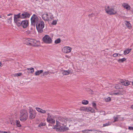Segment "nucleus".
Instances as JSON below:
<instances>
[{
	"mask_svg": "<svg viewBox=\"0 0 133 133\" xmlns=\"http://www.w3.org/2000/svg\"><path fill=\"white\" fill-rule=\"evenodd\" d=\"M14 21L18 26H21L22 24V21H21L19 19L16 20L15 21Z\"/></svg>",
	"mask_w": 133,
	"mask_h": 133,
	"instance_id": "2eb2a0df",
	"label": "nucleus"
},
{
	"mask_svg": "<svg viewBox=\"0 0 133 133\" xmlns=\"http://www.w3.org/2000/svg\"><path fill=\"white\" fill-rule=\"evenodd\" d=\"M16 126L17 127H20L22 126L20 123V122L19 120H16Z\"/></svg>",
	"mask_w": 133,
	"mask_h": 133,
	"instance_id": "a878e982",
	"label": "nucleus"
},
{
	"mask_svg": "<svg viewBox=\"0 0 133 133\" xmlns=\"http://www.w3.org/2000/svg\"><path fill=\"white\" fill-rule=\"evenodd\" d=\"M42 40L44 43L47 44L51 43L52 42L51 39L48 35H45L43 37Z\"/></svg>",
	"mask_w": 133,
	"mask_h": 133,
	"instance_id": "1a4fd4ad",
	"label": "nucleus"
},
{
	"mask_svg": "<svg viewBox=\"0 0 133 133\" xmlns=\"http://www.w3.org/2000/svg\"><path fill=\"white\" fill-rule=\"evenodd\" d=\"M48 116H50L51 115H50V114L49 113H48Z\"/></svg>",
	"mask_w": 133,
	"mask_h": 133,
	"instance_id": "5fc2aeb1",
	"label": "nucleus"
},
{
	"mask_svg": "<svg viewBox=\"0 0 133 133\" xmlns=\"http://www.w3.org/2000/svg\"><path fill=\"white\" fill-rule=\"evenodd\" d=\"M71 48L69 47H64L62 49V51L64 53H68L71 52Z\"/></svg>",
	"mask_w": 133,
	"mask_h": 133,
	"instance_id": "9b49d317",
	"label": "nucleus"
},
{
	"mask_svg": "<svg viewBox=\"0 0 133 133\" xmlns=\"http://www.w3.org/2000/svg\"><path fill=\"white\" fill-rule=\"evenodd\" d=\"M42 17L43 19L45 21H48L49 20L48 15V14H44L42 15Z\"/></svg>",
	"mask_w": 133,
	"mask_h": 133,
	"instance_id": "ddd939ff",
	"label": "nucleus"
},
{
	"mask_svg": "<svg viewBox=\"0 0 133 133\" xmlns=\"http://www.w3.org/2000/svg\"><path fill=\"white\" fill-rule=\"evenodd\" d=\"M32 28L31 29V30H32Z\"/></svg>",
	"mask_w": 133,
	"mask_h": 133,
	"instance_id": "e2e57ef3",
	"label": "nucleus"
},
{
	"mask_svg": "<svg viewBox=\"0 0 133 133\" xmlns=\"http://www.w3.org/2000/svg\"><path fill=\"white\" fill-rule=\"evenodd\" d=\"M124 85H125L128 86L129 84V82L128 81L125 80L124 81H123L122 83Z\"/></svg>",
	"mask_w": 133,
	"mask_h": 133,
	"instance_id": "4be33fe9",
	"label": "nucleus"
},
{
	"mask_svg": "<svg viewBox=\"0 0 133 133\" xmlns=\"http://www.w3.org/2000/svg\"><path fill=\"white\" fill-rule=\"evenodd\" d=\"M132 85L133 86V82H132Z\"/></svg>",
	"mask_w": 133,
	"mask_h": 133,
	"instance_id": "052dcab7",
	"label": "nucleus"
},
{
	"mask_svg": "<svg viewBox=\"0 0 133 133\" xmlns=\"http://www.w3.org/2000/svg\"><path fill=\"white\" fill-rule=\"evenodd\" d=\"M111 124V123L109 122H108V123H106L105 124H104L103 125V127H105L107 126H108L110 125Z\"/></svg>",
	"mask_w": 133,
	"mask_h": 133,
	"instance_id": "473e14b6",
	"label": "nucleus"
},
{
	"mask_svg": "<svg viewBox=\"0 0 133 133\" xmlns=\"http://www.w3.org/2000/svg\"><path fill=\"white\" fill-rule=\"evenodd\" d=\"M126 60V59L125 58H123L122 59H119L117 60V61L119 63H123Z\"/></svg>",
	"mask_w": 133,
	"mask_h": 133,
	"instance_id": "b1692460",
	"label": "nucleus"
},
{
	"mask_svg": "<svg viewBox=\"0 0 133 133\" xmlns=\"http://www.w3.org/2000/svg\"><path fill=\"white\" fill-rule=\"evenodd\" d=\"M47 121L48 122L51 123L52 124L55 123V120L54 119H49L48 120H47Z\"/></svg>",
	"mask_w": 133,
	"mask_h": 133,
	"instance_id": "bb28decb",
	"label": "nucleus"
},
{
	"mask_svg": "<svg viewBox=\"0 0 133 133\" xmlns=\"http://www.w3.org/2000/svg\"><path fill=\"white\" fill-rule=\"evenodd\" d=\"M27 44L33 46H37V44L38 42L36 40L30 38H28L26 39Z\"/></svg>",
	"mask_w": 133,
	"mask_h": 133,
	"instance_id": "423d86ee",
	"label": "nucleus"
},
{
	"mask_svg": "<svg viewBox=\"0 0 133 133\" xmlns=\"http://www.w3.org/2000/svg\"><path fill=\"white\" fill-rule=\"evenodd\" d=\"M66 125H65L64 127L63 128V130L62 131H65L69 130V128L66 127Z\"/></svg>",
	"mask_w": 133,
	"mask_h": 133,
	"instance_id": "7c9ffc66",
	"label": "nucleus"
},
{
	"mask_svg": "<svg viewBox=\"0 0 133 133\" xmlns=\"http://www.w3.org/2000/svg\"><path fill=\"white\" fill-rule=\"evenodd\" d=\"M131 49H130L125 50L124 52V54L125 55L128 54L131 51Z\"/></svg>",
	"mask_w": 133,
	"mask_h": 133,
	"instance_id": "393cba45",
	"label": "nucleus"
},
{
	"mask_svg": "<svg viewBox=\"0 0 133 133\" xmlns=\"http://www.w3.org/2000/svg\"><path fill=\"white\" fill-rule=\"evenodd\" d=\"M29 25L28 22V20H25L22 21V24L21 26L23 28H26Z\"/></svg>",
	"mask_w": 133,
	"mask_h": 133,
	"instance_id": "f8f14e48",
	"label": "nucleus"
},
{
	"mask_svg": "<svg viewBox=\"0 0 133 133\" xmlns=\"http://www.w3.org/2000/svg\"><path fill=\"white\" fill-rule=\"evenodd\" d=\"M105 100L107 102L110 101L111 100V98L110 97H108Z\"/></svg>",
	"mask_w": 133,
	"mask_h": 133,
	"instance_id": "f704fd0d",
	"label": "nucleus"
},
{
	"mask_svg": "<svg viewBox=\"0 0 133 133\" xmlns=\"http://www.w3.org/2000/svg\"><path fill=\"white\" fill-rule=\"evenodd\" d=\"M45 125V124L43 123H41L39 125V127H40L41 126H44Z\"/></svg>",
	"mask_w": 133,
	"mask_h": 133,
	"instance_id": "ea45409f",
	"label": "nucleus"
},
{
	"mask_svg": "<svg viewBox=\"0 0 133 133\" xmlns=\"http://www.w3.org/2000/svg\"><path fill=\"white\" fill-rule=\"evenodd\" d=\"M0 18H1V16H0Z\"/></svg>",
	"mask_w": 133,
	"mask_h": 133,
	"instance_id": "680f3d73",
	"label": "nucleus"
},
{
	"mask_svg": "<svg viewBox=\"0 0 133 133\" xmlns=\"http://www.w3.org/2000/svg\"><path fill=\"white\" fill-rule=\"evenodd\" d=\"M90 111L91 113H95V110L91 107H89L88 108L87 112Z\"/></svg>",
	"mask_w": 133,
	"mask_h": 133,
	"instance_id": "5701e85b",
	"label": "nucleus"
},
{
	"mask_svg": "<svg viewBox=\"0 0 133 133\" xmlns=\"http://www.w3.org/2000/svg\"><path fill=\"white\" fill-rule=\"evenodd\" d=\"M118 54V56H120L121 55V54Z\"/></svg>",
	"mask_w": 133,
	"mask_h": 133,
	"instance_id": "bf43d9fd",
	"label": "nucleus"
},
{
	"mask_svg": "<svg viewBox=\"0 0 133 133\" xmlns=\"http://www.w3.org/2000/svg\"><path fill=\"white\" fill-rule=\"evenodd\" d=\"M49 74V71H45L43 73V76H44L45 75H48V74Z\"/></svg>",
	"mask_w": 133,
	"mask_h": 133,
	"instance_id": "c9c22d12",
	"label": "nucleus"
},
{
	"mask_svg": "<svg viewBox=\"0 0 133 133\" xmlns=\"http://www.w3.org/2000/svg\"><path fill=\"white\" fill-rule=\"evenodd\" d=\"M106 12L110 15H113L116 14V11H115L114 9L112 8H110L109 6L107 7V9H106Z\"/></svg>",
	"mask_w": 133,
	"mask_h": 133,
	"instance_id": "0eeeda50",
	"label": "nucleus"
},
{
	"mask_svg": "<svg viewBox=\"0 0 133 133\" xmlns=\"http://www.w3.org/2000/svg\"><path fill=\"white\" fill-rule=\"evenodd\" d=\"M3 131H0V133H3Z\"/></svg>",
	"mask_w": 133,
	"mask_h": 133,
	"instance_id": "13d9d810",
	"label": "nucleus"
},
{
	"mask_svg": "<svg viewBox=\"0 0 133 133\" xmlns=\"http://www.w3.org/2000/svg\"><path fill=\"white\" fill-rule=\"evenodd\" d=\"M71 72L70 70H68L67 71L64 70L63 72V74L64 75H67L70 74Z\"/></svg>",
	"mask_w": 133,
	"mask_h": 133,
	"instance_id": "412c9836",
	"label": "nucleus"
},
{
	"mask_svg": "<svg viewBox=\"0 0 133 133\" xmlns=\"http://www.w3.org/2000/svg\"><path fill=\"white\" fill-rule=\"evenodd\" d=\"M61 41V39L59 38L57 39L55 41V43L56 44H57L59 43Z\"/></svg>",
	"mask_w": 133,
	"mask_h": 133,
	"instance_id": "c756f323",
	"label": "nucleus"
},
{
	"mask_svg": "<svg viewBox=\"0 0 133 133\" xmlns=\"http://www.w3.org/2000/svg\"><path fill=\"white\" fill-rule=\"evenodd\" d=\"M125 25L127 26V27L129 29H130L132 28V26L131 25V24L129 23V22L126 21L125 23Z\"/></svg>",
	"mask_w": 133,
	"mask_h": 133,
	"instance_id": "a211bd4d",
	"label": "nucleus"
},
{
	"mask_svg": "<svg viewBox=\"0 0 133 133\" xmlns=\"http://www.w3.org/2000/svg\"><path fill=\"white\" fill-rule=\"evenodd\" d=\"M53 119L52 118V116L51 115L50 116H48L46 120H48L49 119Z\"/></svg>",
	"mask_w": 133,
	"mask_h": 133,
	"instance_id": "79ce46f5",
	"label": "nucleus"
},
{
	"mask_svg": "<svg viewBox=\"0 0 133 133\" xmlns=\"http://www.w3.org/2000/svg\"><path fill=\"white\" fill-rule=\"evenodd\" d=\"M43 71V70H38L36 71L35 73V75L36 76L39 75L40 74L42 73Z\"/></svg>",
	"mask_w": 133,
	"mask_h": 133,
	"instance_id": "6ab92c4d",
	"label": "nucleus"
},
{
	"mask_svg": "<svg viewBox=\"0 0 133 133\" xmlns=\"http://www.w3.org/2000/svg\"><path fill=\"white\" fill-rule=\"evenodd\" d=\"M119 94L118 93H114V94L115 95H117Z\"/></svg>",
	"mask_w": 133,
	"mask_h": 133,
	"instance_id": "3c124183",
	"label": "nucleus"
},
{
	"mask_svg": "<svg viewBox=\"0 0 133 133\" xmlns=\"http://www.w3.org/2000/svg\"><path fill=\"white\" fill-rule=\"evenodd\" d=\"M88 107H81L80 108V110L81 111H87Z\"/></svg>",
	"mask_w": 133,
	"mask_h": 133,
	"instance_id": "aec40b11",
	"label": "nucleus"
},
{
	"mask_svg": "<svg viewBox=\"0 0 133 133\" xmlns=\"http://www.w3.org/2000/svg\"><path fill=\"white\" fill-rule=\"evenodd\" d=\"M20 18H21V15L20 13H19L17 15H14V21H15L16 20L19 19Z\"/></svg>",
	"mask_w": 133,
	"mask_h": 133,
	"instance_id": "dca6fc26",
	"label": "nucleus"
},
{
	"mask_svg": "<svg viewBox=\"0 0 133 133\" xmlns=\"http://www.w3.org/2000/svg\"><path fill=\"white\" fill-rule=\"evenodd\" d=\"M22 73H16L14 74V76H19L21 75Z\"/></svg>",
	"mask_w": 133,
	"mask_h": 133,
	"instance_id": "2f4dec72",
	"label": "nucleus"
},
{
	"mask_svg": "<svg viewBox=\"0 0 133 133\" xmlns=\"http://www.w3.org/2000/svg\"><path fill=\"white\" fill-rule=\"evenodd\" d=\"M92 105L93 106V107L96 109V104L94 103L93 102L92 103Z\"/></svg>",
	"mask_w": 133,
	"mask_h": 133,
	"instance_id": "72a5a7b5",
	"label": "nucleus"
},
{
	"mask_svg": "<svg viewBox=\"0 0 133 133\" xmlns=\"http://www.w3.org/2000/svg\"><path fill=\"white\" fill-rule=\"evenodd\" d=\"M2 65V63H1V62H0V66L1 67L2 66H1Z\"/></svg>",
	"mask_w": 133,
	"mask_h": 133,
	"instance_id": "4d7b16f0",
	"label": "nucleus"
},
{
	"mask_svg": "<svg viewBox=\"0 0 133 133\" xmlns=\"http://www.w3.org/2000/svg\"><path fill=\"white\" fill-rule=\"evenodd\" d=\"M58 119L61 122V124H62L63 126H64V124L66 123L67 122H70L71 121L70 118L62 116H59L58 118Z\"/></svg>",
	"mask_w": 133,
	"mask_h": 133,
	"instance_id": "7ed1b4c3",
	"label": "nucleus"
},
{
	"mask_svg": "<svg viewBox=\"0 0 133 133\" xmlns=\"http://www.w3.org/2000/svg\"><path fill=\"white\" fill-rule=\"evenodd\" d=\"M12 17H11L10 18L8 19V22L9 23H11L12 22Z\"/></svg>",
	"mask_w": 133,
	"mask_h": 133,
	"instance_id": "a19ab883",
	"label": "nucleus"
},
{
	"mask_svg": "<svg viewBox=\"0 0 133 133\" xmlns=\"http://www.w3.org/2000/svg\"><path fill=\"white\" fill-rule=\"evenodd\" d=\"M28 117V113L26 110L24 109L21 110L20 112L19 118L22 122H24L27 119Z\"/></svg>",
	"mask_w": 133,
	"mask_h": 133,
	"instance_id": "f257e3e1",
	"label": "nucleus"
},
{
	"mask_svg": "<svg viewBox=\"0 0 133 133\" xmlns=\"http://www.w3.org/2000/svg\"><path fill=\"white\" fill-rule=\"evenodd\" d=\"M95 16V14H94V13H92L91 14L89 15H88V16L89 17H92L94 16Z\"/></svg>",
	"mask_w": 133,
	"mask_h": 133,
	"instance_id": "58836bf2",
	"label": "nucleus"
},
{
	"mask_svg": "<svg viewBox=\"0 0 133 133\" xmlns=\"http://www.w3.org/2000/svg\"><path fill=\"white\" fill-rule=\"evenodd\" d=\"M42 110V109H41V110H40V111H39V112H40V113H41V110Z\"/></svg>",
	"mask_w": 133,
	"mask_h": 133,
	"instance_id": "6e6d98bb",
	"label": "nucleus"
},
{
	"mask_svg": "<svg viewBox=\"0 0 133 133\" xmlns=\"http://www.w3.org/2000/svg\"><path fill=\"white\" fill-rule=\"evenodd\" d=\"M89 103V101L87 100H83L82 101V103L84 105H87Z\"/></svg>",
	"mask_w": 133,
	"mask_h": 133,
	"instance_id": "c85d7f7f",
	"label": "nucleus"
},
{
	"mask_svg": "<svg viewBox=\"0 0 133 133\" xmlns=\"http://www.w3.org/2000/svg\"><path fill=\"white\" fill-rule=\"evenodd\" d=\"M53 17L52 15H51L50 16L49 18V20H48V21H51L52 19V18Z\"/></svg>",
	"mask_w": 133,
	"mask_h": 133,
	"instance_id": "c03bdc74",
	"label": "nucleus"
},
{
	"mask_svg": "<svg viewBox=\"0 0 133 133\" xmlns=\"http://www.w3.org/2000/svg\"><path fill=\"white\" fill-rule=\"evenodd\" d=\"M122 6L124 9H126L127 10H130L131 8L130 6L127 3H123Z\"/></svg>",
	"mask_w": 133,
	"mask_h": 133,
	"instance_id": "4468645a",
	"label": "nucleus"
},
{
	"mask_svg": "<svg viewBox=\"0 0 133 133\" xmlns=\"http://www.w3.org/2000/svg\"><path fill=\"white\" fill-rule=\"evenodd\" d=\"M128 129L130 130H133V127H128Z\"/></svg>",
	"mask_w": 133,
	"mask_h": 133,
	"instance_id": "49530a36",
	"label": "nucleus"
},
{
	"mask_svg": "<svg viewBox=\"0 0 133 133\" xmlns=\"http://www.w3.org/2000/svg\"><path fill=\"white\" fill-rule=\"evenodd\" d=\"M36 109L38 112H39V111H40L41 110V109L38 107H36Z\"/></svg>",
	"mask_w": 133,
	"mask_h": 133,
	"instance_id": "a18cd8bd",
	"label": "nucleus"
},
{
	"mask_svg": "<svg viewBox=\"0 0 133 133\" xmlns=\"http://www.w3.org/2000/svg\"><path fill=\"white\" fill-rule=\"evenodd\" d=\"M12 15V14H8V15H7V16H10V15Z\"/></svg>",
	"mask_w": 133,
	"mask_h": 133,
	"instance_id": "864d4df0",
	"label": "nucleus"
},
{
	"mask_svg": "<svg viewBox=\"0 0 133 133\" xmlns=\"http://www.w3.org/2000/svg\"><path fill=\"white\" fill-rule=\"evenodd\" d=\"M29 118L30 119H34L36 115V112L35 110H34L31 107H29Z\"/></svg>",
	"mask_w": 133,
	"mask_h": 133,
	"instance_id": "39448f33",
	"label": "nucleus"
},
{
	"mask_svg": "<svg viewBox=\"0 0 133 133\" xmlns=\"http://www.w3.org/2000/svg\"><path fill=\"white\" fill-rule=\"evenodd\" d=\"M39 21L37 16L35 14H34L31 18V25L35 27L36 24H37V23Z\"/></svg>",
	"mask_w": 133,
	"mask_h": 133,
	"instance_id": "20e7f679",
	"label": "nucleus"
},
{
	"mask_svg": "<svg viewBox=\"0 0 133 133\" xmlns=\"http://www.w3.org/2000/svg\"><path fill=\"white\" fill-rule=\"evenodd\" d=\"M113 56L115 57H116L118 56V54L117 53H115L113 54L112 55Z\"/></svg>",
	"mask_w": 133,
	"mask_h": 133,
	"instance_id": "4c0bfd02",
	"label": "nucleus"
},
{
	"mask_svg": "<svg viewBox=\"0 0 133 133\" xmlns=\"http://www.w3.org/2000/svg\"><path fill=\"white\" fill-rule=\"evenodd\" d=\"M45 113H46V111L45 110L42 109V110H41V113L44 114Z\"/></svg>",
	"mask_w": 133,
	"mask_h": 133,
	"instance_id": "de8ad7c7",
	"label": "nucleus"
},
{
	"mask_svg": "<svg viewBox=\"0 0 133 133\" xmlns=\"http://www.w3.org/2000/svg\"><path fill=\"white\" fill-rule=\"evenodd\" d=\"M11 132L9 131H4L3 133H10Z\"/></svg>",
	"mask_w": 133,
	"mask_h": 133,
	"instance_id": "09e8293b",
	"label": "nucleus"
},
{
	"mask_svg": "<svg viewBox=\"0 0 133 133\" xmlns=\"http://www.w3.org/2000/svg\"><path fill=\"white\" fill-rule=\"evenodd\" d=\"M56 124L54 126L53 128V129H56V130L58 131L62 132L63 130V127L60 125V122L59 121H56Z\"/></svg>",
	"mask_w": 133,
	"mask_h": 133,
	"instance_id": "6e6552de",
	"label": "nucleus"
},
{
	"mask_svg": "<svg viewBox=\"0 0 133 133\" xmlns=\"http://www.w3.org/2000/svg\"><path fill=\"white\" fill-rule=\"evenodd\" d=\"M101 112H102V114H104V115H105V112L104 111H101Z\"/></svg>",
	"mask_w": 133,
	"mask_h": 133,
	"instance_id": "8fccbe9b",
	"label": "nucleus"
},
{
	"mask_svg": "<svg viewBox=\"0 0 133 133\" xmlns=\"http://www.w3.org/2000/svg\"><path fill=\"white\" fill-rule=\"evenodd\" d=\"M114 121L113 122H115L116 121H118V118L117 117H114Z\"/></svg>",
	"mask_w": 133,
	"mask_h": 133,
	"instance_id": "e433bc0d",
	"label": "nucleus"
},
{
	"mask_svg": "<svg viewBox=\"0 0 133 133\" xmlns=\"http://www.w3.org/2000/svg\"><path fill=\"white\" fill-rule=\"evenodd\" d=\"M131 108L133 109V105H131Z\"/></svg>",
	"mask_w": 133,
	"mask_h": 133,
	"instance_id": "603ef678",
	"label": "nucleus"
},
{
	"mask_svg": "<svg viewBox=\"0 0 133 133\" xmlns=\"http://www.w3.org/2000/svg\"><path fill=\"white\" fill-rule=\"evenodd\" d=\"M36 24V27L38 32L39 33H42L43 32V28L44 26V24L42 21H39Z\"/></svg>",
	"mask_w": 133,
	"mask_h": 133,
	"instance_id": "f03ea898",
	"label": "nucleus"
},
{
	"mask_svg": "<svg viewBox=\"0 0 133 133\" xmlns=\"http://www.w3.org/2000/svg\"><path fill=\"white\" fill-rule=\"evenodd\" d=\"M86 91L87 92H88L90 93H91L92 94H93V91L92 90H91V89H90L89 88H87L86 89Z\"/></svg>",
	"mask_w": 133,
	"mask_h": 133,
	"instance_id": "cd10ccee",
	"label": "nucleus"
},
{
	"mask_svg": "<svg viewBox=\"0 0 133 133\" xmlns=\"http://www.w3.org/2000/svg\"><path fill=\"white\" fill-rule=\"evenodd\" d=\"M28 71H27V72L28 73H33L34 72V69L33 68H27L26 69Z\"/></svg>",
	"mask_w": 133,
	"mask_h": 133,
	"instance_id": "f3484780",
	"label": "nucleus"
},
{
	"mask_svg": "<svg viewBox=\"0 0 133 133\" xmlns=\"http://www.w3.org/2000/svg\"><path fill=\"white\" fill-rule=\"evenodd\" d=\"M30 16V14L29 13L27 12H24L21 15V18H29Z\"/></svg>",
	"mask_w": 133,
	"mask_h": 133,
	"instance_id": "9d476101",
	"label": "nucleus"
},
{
	"mask_svg": "<svg viewBox=\"0 0 133 133\" xmlns=\"http://www.w3.org/2000/svg\"><path fill=\"white\" fill-rule=\"evenodd\" d=\"M56 23H57V21H56L55 20V21H53L52 22V25H55L56 24Z\"/></svg>",
	"mask_w": 133,
	"mask_h": 133,
	"instance_id": "37998d69",
	"label": "nucleus"
}]
</instances>
